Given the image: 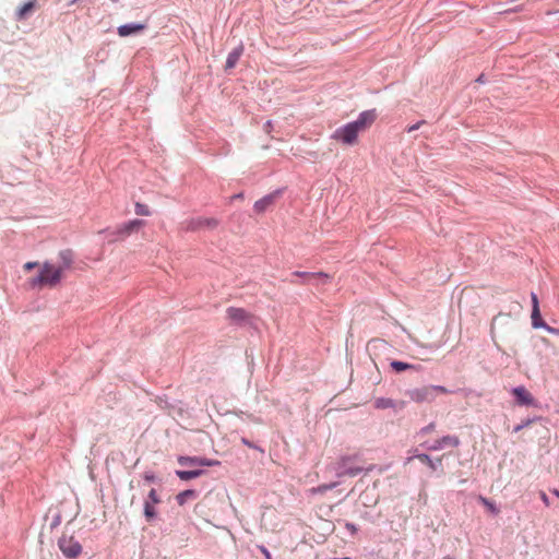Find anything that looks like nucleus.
Segmentation results:
<instances>
[{
    "instance_id": "f257e3e1",
    "label": "nucleus",
    "mask_w": 559,
    "mask_h": 559,
    "mask_svg": "<svg viewBox=\"0 0 559 559\" xmlns=\"http://www.w3.org/2000/svg\"><path fill=\"white\" fill-rule=\"evenodd\" d=\"M64 273V267H59L50 262H44L40 265L39 274L29 280V284L32 287H55L57 286Z\"/></svg>"
},
{
    "instance_id": "f03ea898",
    "label": "nucleus",
    "mask_w": 559,
    "mask_h": 559,
    "mask_svg": "<svg viewBox=\"0 0 559 559\" xmlns=\"http://www.w3.org/2000/svg\"><path fill=\"white\" fill-rule=\"evenodd\" d=\"M360 131L352 122L346 123L343 127L337 128L331 135L335 141H338L345 145H355L358 143V134Z\"/></svg>"
},
{
    "instance_id": "7ed1b4c3",
    "label": "nucleus",
    "mask_w": 559,
    "mask_h": 559,
    "mask_svg": "<svg viewBox=\"0 0 559 559\" xmlns=\"http://www.w3.org/2000/svg\"><path fill=\"white\" fill-rule=\"evenodd\" d=\"M58 546L68 559H76L82 552V545L73 535L62 534L58 540Z\"/></svg>"
},
{
    "instance_id": "20e7f679",
    "label": "nucleus",
    "mask_w": 559,
    "mask_h": 559,
    "mask_svg": "<svg viewBox=\"0 0 559 559\" xmlns=\"http://www.w3.org/2000/svg\"><path fill=\"white\" fill-rule=\"evenodd\" d=\"M219 225V221L215 217H194L186 222V230L199 231L203 229L213 230Z\"/></svg>"
},
{
    "instance_id": "39448f33",
    "label": "nucleus",
    "mask_w": 559,
    "mask_h": 559,
    "mask_svg": "<svg viewBox=\"0 0 559 559\" xmlns=\"http://www.w3.org/2000/svg\"><path fill=\"white\" fill-rule=\"evenodd\" d=\"M293 277H299L301 278L300 282L292 280L293 284L301 285L309 283L311 280H317L318 283L326 284L331 281V275L324 272H301V271H295L292 273Z\"/></svg>"
},
{
    "instance_id": "423d86ee",
    "label": "nucleus",
    "mask_w": 559,
    "mask_h": 559,
    "mask_svg": "<svg viewBox=\"0 0 559 559\" xmlns=\"http://www.w3.org/2000/svg\"><path fill=\"white\" fill-rule=\"evenodd\" d=\"M370 356L373 360L380 364H384V358L382 357L386 352H390L392 347L384 340H372L368 346Z\"/></svg>"
},
{
    "instance_id": "0eeeda50",
    "label": "nucleus",
    "mask_w": 559,
    "mask_h": 559,
    "mask_svg": "<svg viewBox=\"0 0 559 559\" xmlns=\"http://www.w3.org/2000/svg\"><path fill=\"white\" fill-rule=\"evenodd\" d=\"M377 119V112L376 109L365 110L362 111L357 120L353 121L352 123L357 127V129L362 132L370 128L372 123Z\"/></svg>"
},
{
    "instance_id": "6e6552de",
    "label": "nucleus",
    "mask_w": 559,
    "mask_h": 559,
    "mask_svg": "<svg viewBox=\"0 0 559 559\" xmlns=\"http://www.w3.org/2000/svg\"><path fill=\"white\" fill-rule=\"evenodd\" d=\"M142 226H144V221L142 219H133L128 223H124L123 225L119 226L115 234L120 238L123 239L133 231L139 230Z\"/></svg>"
},
{
    "instance_id": "1a4fd4ad",
    "label": "nucleus",
    "mask_w": 559,
    "mask_h": 559,
    "mask_svg": "<svg viewBox=\"0 0 559 559\" xmlns=\"http://www.w3.org/2000/svg\"><path fill=\"white\" fill-rule=\"evenodd\" d=\"M512 394L516 400V404L531 406L534 405V399L525 386H516L512 390Z\"/></svg>"
},
{
    "instance_id": "9d476101",
    "label": "nucleus",
    "mask_w": 559,
    "mask_h": 559,
    "mask_svg": "<svg viewBox=\"0 0 559 559\" xmlns=\"http://www.w3.org/2000/svg\"><path fill=\"white\" fill-rule=\"evenodd\" d=\"M460 444V439L455 436H445L441 439L436 440L431 445H428V450L438 451L447 447L456 448Z\"/></svg>"
},
{
    "instance_id": "9b49d317",
    "label": "nucleus",
    "mask_w": 559,
    "mask_h": 559,
    "mask_svg": "<svg viewBox=\"0 0 559 559\" xmlns=\"http://www.w3.org/2000/svg\"><path fill=\"white\" fill-rule=\"evenodd\" d=\"M146 29L145 23H132V24H124L120 25L117 28V33L120 37H127L130 35H135Z\"/></svg>"
},
{
    "instance_id": "f8f14e48",
    "label": "nucleus",
    "mask_w": 559,
    "mask_h": 559,
    "mask_svg": "<svg viewBox=\"0 0 559 559\" xmlns=\"http://www.w3.org/2000/svg\"><path fill=\"white\" fill-rule=\"evenodd\" d=\"M227 318L236 323H242L250 319V314L242 308L229 307L226 310Z\"/></svg>"
},
{
    "instance_id": "ddd939ff",
    "label": "nucleus",
    "mask_w": 559,
    "mask_h": 559,
    "mask_svg": "<svg viewBox=\"0 0 559 559\" xmlns=\"http://www.w3.org/2000/svg\"><path fill=\"white\" fill-rule=\"evenodd\" d=\"M348 462H349L348 457H343L341 460L340 466L337 467V476H340V477H342V476L354 477V476L358 475L362 471V467L347 466Z\"/></svg>"
},
{
    "instance_id": "4468645a",
    "label": "nucleus",
    "mask_w": 559,
    "mask_h": 559,
    "mask_svg": "<svg viewBox=\"0 0 559 559\" xmlns=\"http://www.w3.org/2000/svg\"><path fill=\"white\" fill-rule=\"evenodd\" d=\"M391 369L396 372V373H401V372H404V371H407L409 373H416L419 371V366L417 365H413V364H407V362H403V361H397V360H391L389 362Z\"/></svg>"
},
{
    "instance_id": "2eb2a0df",
    "label": "nucleus",
    "mask_w": 559,
    "mask_h": 559,
    "mask_svg": "<svg viewBox=\"0 0 559 559\" xmlns=\"http://www.w3.org/2000/svg\"><path fill=\"white\" fill-rule=\"evenodd\" d=\"M275 198H276V193H271V194H267L264 198L258 200L253 205L254 211L257 213L265 212L274 203Z\"/></svg>"
},
{
    "instance_id": "dca6fc26",
    "label": "nucleus",
    "mask_w": 559,
    "mask_h": 559,
    "mask_svg": "<svg viewBox=\"0 0 559 559\" xmlns=\"http://www.w3.org/2000/svg\"><path fill=\"white\" fill-rule=\"evenodd\" d=\"M36 7V0H29L25 2L16 12V17L19 21L25 20L28 14H31Z\"/></svg>"
},
{
    "instance_id": "f3484780",
    "label": "nucleus",
    "mask_w": 559,
    "mask_h": 559,
    "mask_svg": "<svg viewBox=\"0 0 559 559\" xmlns=\"http://www.w3.org/2000/svg\"><path fill=\"white\" fill-rule=\"evenodd\" d=\"M242 52H243V47L241 45L238 46L237 48H235L233 51H230L227 56L226 69H233L237 64Z\"/></svg>"
},
{
    "instance_id": "a211bd4d",
    "label": "nucleus",
    "mask_w": 559,
    "mask_h": 559,
    "mask_svg": "<svg viewBox=\"0 0 559 559\" xmlns=\"http://www.w3.org/2000/svg\"><path fill=\"white\" fill-rule=\"evenodd\" d=\"M416 457L427 464L432 471H437L438 468H441L442 466V459L439 457L436 461L431 460V457L428 454H418Z\"/></svg>"
},
{
    "instance_id": "6ab92c4d",
    "label": "nucleus",
    "mask_w": 559,
    "mask_h": 559,
    "mask_svg": "<svg viewBox=\"0 0 559 559\" xmlns=\"http://www.w3.org/2000/svg\"><path fill=\"white\" fill-rule=\"evenodd\" d=\"M195 498H197V492L192 489L183 490L176 496V500L179 506H183L189 500H193Z\"/></svg>"
},
{
    "instance_id": "aec40b11",
    "label": "nucleus",
    "mask_w": 559,
    "mask_h": 559,
    "mask_svg": "<svg viewBox=\"0 0 559 559\" xmlns=\"http://www.w3.org/2000/svg\"><path fill=\"white\" fill-rule=\"evenodd\" d=\"M532 325L534 329L543 328L546 330L548 324L542 319L540 310L539 309H532Z\"/></svg>"
},
{
    "instance_id": "412c9836",
    "label": "nucleus",
    "mask_w": 559,
    "mask_h": 559,
    "mask_svg": "<svg viewBox=\"0 0 559 559\" xmlns=\"http://www.w3.org/2000/svg\"><path fill=\"white\" fill-rule=\"evenodd\" d=\"M59 258L61 259L62 263L58 265L59 267H64V271L69 270L71 267V264L73 262V254L70 250H64L59 253Z\"/></svg>"
},
{
    "instance_id": "4be33fe9",
    "label": "nucleus",
    "mask_w": 559,
    "mask_h": 559,
    "mask_svg": "<svg viewBox=\"0 0 559 559\" xmlns=\"http://www.w3.org/2000/svg\"><path fill=\"white\" fill-rule=\"evenodd\" d=\"M155 504L150 501L144 502V515L147 522H152L156 516Z\"/></svg>"
},
{
    "instance_id": "5701e85b",
    "label": "nucleus",
    "mask_w": 559,
    "mask_h": 559,
    "mask_svg": "<svg viewBox=\"0 0 559 559\" xmlns=\"http://www.w3.org/2000/svg\"><path fill=\"white\" fill-rule=\"evenodd\" d=\"M202 474L201 471H177V476L181 480H190L199 477Z\"/></svg>"
},
{
    "instance_id": "b1692460",
    "label": "nucleus",
    "mask_w": 559,
    "mask_h": 559,
    "mask_svg": "<svg viewBox=\"0 0 559 559\" xmlns=\"http://www.w3.org/2000/svg\"><path fill=\"white\" fill-rule=\"evenodd\" d=\"M478 500L480 501V503L483 506H485L487 508V510L489 512H491L492 514H498L499 513V509L496 507V504L490 501L489 499L483 497V496H479Z\"/></svg>"
},
{
    "instance_id": "393cba45",
    "label": "nucleus",
    "mask_w": 559,
    "mask_h": 559,
    "mask_svg": "<svg viewBox=\"0 0 559 559\" xmlns=\"http://www.w3.org/2000/svg\"><path fill=\"white\" fill-rule=\"evenodd\" d=\"M336 486V483H332V484H323V485H320L318 487H313L310 489V492L311 493H324L326 492L328 490H331L333 489L334 487Z\"/></svg>"
},
{
    "instance_id": "a878e982",
    "label": "nucleus",
    "mask_w": 559,
    "mask_h": 559,
    "mask_svg": "<svg viewBox=\"0 0 559 559\" xmlns=\"http://www.w3.org/2000/svg\"><path fill=\"white\" fill-rule=\"evenodd\" d=\"M374 406L377 408H388V407H395L396 405L393 403L392 400L377 399L374 402Z\"/></svg>"
},
{
    "instance_id": "bb28decb",
    "label": "nucleus",
    "mask_w": 559,
    "mask_h": 559,
    "mask_svg": "<svg viewBox=\"0 0 559 559\" xmlns=\"http://www.w3.org/2000/svg\"><path fill=\"white\" fill-rule=\"evenodd\" d=\"M135 214L141 216H148L151 215V211L147 205L142 203H135Z\"/></svg>"
},
{
    "instance_id": "cd10ccee",
    "label": "nucleus",
    "mask_w": 559,
    "mask_h": 559,
    "mask_svg": "<svg viewBox=\"0 0 559 559\" xmlns=\"http://www.w3.org/2000/svg\"><path fill=\"white\" fill-rule=\"evenodd\" d=\"M146 501H150L152 502L153 504H158L160 502V499L157 495V491L156 489L152 488L148 492V497H147V500Z\"/></svg>"
},
{
    "instance_id": "c85d7f7f",
    "label": "nucleus",
    "mask_w": 559,
    "mask_h": 559,
    "mask_svg": "<svg viewBox=\"0 0 559 559\" xmlns=\"http://www.w3.org/2000/svg\"><path fill=\"white\" fill-rule=\"evenodd\" d=\"M180 464H190V465H199V459L197 457H180Z\"/></svg>"
},
{
    "instance_id": "c756f323",
    "label": "nucleus",
    "mask_w": 559,
    "mask_h": 559,
    "mask_svg": "<svg viewBox=\"0 0 559 559\" xmlns=\"http://www.w3.org/2000/svg\"><path fill=\"white\" fill-rule=\"evenodd\" d=\"M218 464H219L218 461L199 459V465H201V466H216Z\"/></svg>"
},
{
    "instance_id": "7c9ffc66",
    "label": "nucleus",
    "mask_w": 559,
    "mask_h": 559,
    "mask_svg": "<svg viewBox=\"0 0 559 559\" xmlns=\"http://www.w3.org/2000/svg\"><path fill=\"white\" fill-rule=\"evenodd\" d=\"M532 309H539L538 297L535 293H531Z\"/></svg>"
},
{
    "instance_id": "2f4dec72",
    "label": "nucleus",
    "mask_w": 559,
    "mask_h": 559,
    "mask_svg": "<svg viewBox=\"0 0 559 559\" xmlns=\"http://www.w3.org/2000/svg\"><path fill=\"white\" fill-rule=\"evenodd\" d=\"M38 266V263L37 262H26L24 265H23V269L27 272H29L31 270H33L34 267Z\"/></svg>"
},
{
    "instance_id": "473e14b6",
    "label": "nucleus",
    "mask_w": 559,
    "mask_h": 559,
    "mask_svg": "<svg viewBox=\"0 0 559 559\" xmlns=\"http://www.w3.org/2000/svg\"><path fill=\"white\" fill-rule=\"evenodd\" d=\"M259 549L264 555L265 559H272L270 551L264 546H260Z\"/></svg>"
},
{
    "instance_id": "72a5a7b5",
    "label": "nucleus",
    "mask_w": 559,
    "mask_h": 559,
    "mask_svg": "<svg viewBox=\"0 0 559 559\" xmlns=\"http://www.w3.org/2000/svg\"><path fill=\"white\" fill-rule=\"evenodd\" d=\"M546 331H547L548 333H550V334H554V335L559 336V329H557V328H552V326L548 325V326L546 328Z\"/></svg>"
},
{
    "instance_id": "f704fd0d",
    "label": "nucleus",
    "mask_w": 559,
    "mask_h": 559,
    "mask_svg": "<svg viewBox=\"0 0 559 559\" xmlns=\"http://www.w3.org/2000/svg\"><path fill=\"white\" fill-rule=\"evenodd\" d=\"M532 421L531 420H526L525 423L521 424V425H518L516 427H514V432H519L520 430H522L524 427L528 426Z\"/></svg>"
},
{
    "instance_id": "c9c22d12",
    "label": "nucleus",
    "mask_w": 559,
    "mask_h": 559,
    "mask_svg": "<svg viewBox=\"0 0 559 559\" xmlns=\"http://www.w3.org/2000/svg\"><path fill=\"white\" fill-rule=\"evenodd\" d=\"M345 527L352 533L355 534L357 532V527L353 523H346Z\"/></svg>"
},
{
    "instance_id": "e433bc0d",
    "label": "nucleus",
    "mask_w": 559,
    "mask_h": 559,
    "mask_svg": "<svg viewBox=\"0 0 559 559\" xmlns=\"http://www.w3.org/2000/svg\"><path fill=\"white\" fill-rule=\"evenodd\" d=\"M423 123H424V121H420V122H418V123H416V124L409 126V127L407 128V132H408V133H411V132H413V131L417 130V129L420 127V124H423Z\"/></svg>"
},
{
    "instance_id": "4c0bfd02",
    "label": "nucleus",
    "mask_w": 559,
    "mask_h": 559,
    "mask_svg": "<svg viewBox=\"0 0 559 559\" xmlns=\"http://www.w3.org/2000/svg\"><path fill=\"white\" fill-rule=\"evenodd\" d=\"M433 428H435V425H433V424H430V425H428L427 427L423 428V429H421V432H423V433H428V432L432 431V430H433Z\"/></svg>"
},
{
    "instance_id": "58836bf2",
    "label": "nucleus",
    "mask_w": 559,
    "mask_h": 559,
    "mask_svg": "<svg viewBox=\"0 0 559 559\" xmlns=\"http://www.w3.org/2000/svg\"><path fill=\"white\" fill-rule=\"evenodd\" d=\"M433 391L438 393H444L445 389L443 386H432Z\"/></svg>"
},
{
    "instance_id": "ea45409f",
    "label": "nucleus",
    "mask_w": 559,
    "mask_h": 559,
    "mask_svg": "<svg viewBox=\"0 0 559 559\" xmlns=\"http://www.w3.org/2000/svg\"><path fill=\"white\" fill-rule=\"evenodd\" d=\"M542 499L546 504H548V498L545 492L542 493Z\"/></svg>"
},
{
    "instance_id": "a19ab883",
    "label": "nucleus",
    "mask_w": 559,
    "mask_h": 559,
    "mask_svg": "<svg viewBox=\"0 0 559 559\" xmlns=\"http://www.w3.org/2000/svg\"><path fill=\"white\" fill-rule=\"evenodd\" d=\"M478 83H484L485 80H484V74H480L477 80H476Z\"/></svg>"
},
{
    "instance_id": "79ce46f5",
    "label": "nucleus",
    "mask_w": 559,
    "mask_h": 559,
    "mask_svg": "<svg viewBox=\"0 0 559 559\" xmlns=\"http://www.w3.org/2000/svg\"><path fill=\"white\" fill-rule=\"evenodd\" d=\"M241 198H242V193H239V194L233 197V199H241Z\"/></svg>"
},
{
    "instance_id": "37998d69",
    "label": "nucleus",
    "mask_w": 559,
    "mask_h": 559,
    "mask_svg": "<svg viewBox=\"0 0 559 559\" xmlns=\"http://www.w3.org/2000/svg\"><path fill=\"white\" fill-rule=\"evenodd\" d=\"M242 442H243L245 444H247L248 447H251V444L249 443V441H247V440H245V439H243V440H242Z\"/></svg>"
},
{
    "instance_id": "c03bdc74",
    "label": "nucleus",
    "mask_w": 559,
    "mask_h": 559,
    "mask_svg": "<svg viewBox=\"0 0 559 559\" xmlns=\"http://www.w3.org/2000/svg\"><path fill=\"white\" fill-rule=\"evenodd\" d=\"M147 480H153V476H145Z\"/></svg>"
},
{
    "instance_id": "a18cd8bd",
    "label": "nucleus",
    "mask_w": 559,
    "mask_h": 559,
    "mask_svg": "<svg viewBox=\"0 0 559 559\" xmlns=\"http://www.w3.org/2000/svg\"><path fill=\"white\" fill-rule=\"evenodd\" d=\"M555 495H556L557 497H559V491H558V490H556V491H555Z\"/></svg>"
},
{
    "instance_id": "49530a36",
    "label": "nucleus",
    "mask_w": 559,
    "mask_h": 559,
    "mask_svg": "<svg viewBox=\"0 0 559 559\" xmlns=\"http://www.w3.org/2000/svg\"><path fill=\"white\" fill-rule=\"evenodd\" d=\"M444 559H453V558H451V557H449V556H448V557H445Z\"/></svg>"
},
{
    "instance_id": "de8ad7c7",
    "label": "nucleus",
    "mask_w": 559,
    "mask_h": 559,
    "mask_svg": "<svg viewBox=\"0 0 559 559\" xmlns=\"http://www.w3.org/2000/svg\"><path fill=\"white\" fill-rule=\"evenodd\" d=\"M76 0H73L72 2H75Z\"/></svg>"
}]
</instances>
